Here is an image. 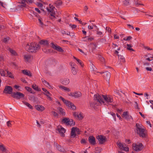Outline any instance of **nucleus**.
<instances>
[{"mask_svg": "<svg viewBox=\"0 0 153 153\" xmlns=\"http://www.w3.org/2000/svg\"><path fill=\"white\" fill-rule=\"evenodd\" d=\"M94 101L89 102L90 106L94 108L99 105H106L101 96L98 94L94 95Z\"/></svg>", "mask_w": 153, "mask_h": 153, "instance_id": "nucleus-1", "label": "nucleus"}, {"mask_svg": "<svg viewBox=\"0 0 153 153\" xmlns=\"http://www.w3.org/2000/svg\"><path fill=\"white\" fill-rule=\"evenodd\" d=\"M40 46L35 42L27 44L25 47L26 51L29 52L35 53L40 48Z\"/></svg>", "mask_w": 153, "mask_h": 153, "instance_id": "nucleus-2", "label": "nucleus"}, {"mask_svg": "<svg viewBox=\"0 0 153 153\" xmlns=\"http://www.w3.org/2000/svg\"><path fill=\"white\" fill-rule=\"evenodd\" d=\"M137 133L139 134L140 137L143 138L146 137V134L145 132V129L143 128L141 124L137 123L136 124Z\"/></svg>", "mask_w": 153, "mask_h": 153, "instance_id": "nucleus-3", "label": "nucleus"}, {"mask_svg": "<svg viewBox=\"0 0 153 153\" xmlns=\"http://www.w3.org/2000/svg\"><path fill=\"white\" fill-rule=\"evenodd\" d=\"M79 129L77 127H73L71 128L70 137L74 138L77 137L76 136L80 134Z\"/></svg>", "mask_w": 153, "mask_h": 153, "instance_id": "nucleus-4", "label": "nucleus"}, {"mask_svg": "<svg viewBox=\"0 0 153 153\" xmlns=\"http://www.w3.org/2000/svg\"><path fill=\"white\" fill-rule=\"evenodd\" d=\"M100 96H101L104 101L106 104L105 105H108L109 103H111L113 101V98L109 95H102Z\"/></svg>", "mask_w": 153, "mask_h": 153, "instance_id": "nucleus-5", "label": "nucleus"}, {"mask_svg": "<svg viewBox=\"0 0 153 153\" xmlns=\"http://www.w3.org/2000/svg\"><path fill=\"white\" fill-rule=\"evenodd\" d=\"M11 96L17 99H19L20 98H23L25 96V95L23 93L20 92H13L11 94Z\"/></svg>", "mask_w": 153, "mask_h": 153, "instance_id": "nucleus-6", "label": "nucleus"}, {"mask_svg": "<svg viewBox=\"0 0 153 153\" xmlns=\"http://www.w3.org/2000/svg\"><path fill=\"white\" fill-rule=\"evenodd\" d=\"M132 147L134 149L136 152L141 151L143 148V146L142 143H139L138 144L133 143Z\"/></svg>", "mask_w": 153, "mask_h": 153, "instance_id": "nucleus-7", "label": "nucleus"}, {"mask_svg": "<svg viewBox=\"0 0 153 153\" xmlns=\"http://www.w3.org/2000/svg\"><path fill=\"white\" fill-rule=\"evenodd\" d=\"M96 138L98 140L100 144H103L107 141L106 137L102 135L97 136Z\"/></svg>", "mask_w": 153, "mask_h": 153, "instance_id": "nucleus-8", "label": "nucleus"}, {"mask_svg": "<svg viewBox=\"0 0 153 153\" xmlns=\"http://www.w3.org/2000/svg\"><path fill=\"white\" fill-rule=\"evenodd\" d=\"M13 89L11 86L6 85L5 86V88L3 91V93L9 94H12L13 93Z\"/></svg>", "mask_w": 153, "mask_h": 153, "instance_id": "nucleus-9", "label": "nucleus"}, {"mask_svg": "<svg viewBox=\"0 0 153 153\" xmlns=\"http://www.w3.org/2000/svg\"><path fill=\"white\" fill-rule=\"evenodd\" d=\"M64 103L68 106L69 107H70L73 110H75L76 109V106L72 102L69 101H67L65 99L64 100L62 101Z\"/></svg>", "mask_w": 153, "mask_h": 153, "instance_id": "nucleus-10", "label": "nucleus"}, {"mask_svg": "<svg viewBox=\"0 0 153 153\" xmlns=\"http://www.w3.org/2000/svg\"><path fill=\"white\" fill-rule=\"evenodd\" d=\"M100 74H102L104 73L103 77L108 82L111 77V74L108 71H106L104 72H100Z\"/></svg>", "mask_w": 153, "mask_h": 153, "instance_id": "nucleus-11", "label": "nucleus"}, {"mask_svg": "<svg viewBox=\"0 0 153 153\" xmlns=\"http://www.w3.org/2000/svg\"><path fill=\"white\" fill-rule=\"evenodd\" d=\"M88 141L90 144L92 145H94L96 143L95 138L93 136H91L89 137L88 138Z\"/></svg>", "mask_w": 153, "mask_h": 153, "instance_id": "nucleus-12", "label": "nucleus"}, {"mask_svg": "<svg viewBox=\"0 0 153 153\" xmlns=\"http://www.w3.org/2000/svg\"><path fill=\"white\" fill-rule=\"evenodd\" d=\"M51 47L53 48L54 49L60 52H62L63 51V50L62 49V48L59 46H56L55 44H54L53 43H51Z\"/></svg>", "mask_w": 153, "mask_h": 153, "instance_id": "nucleus-13", "label": "nucleus"}, {"mask_svg": "<svg viewBox=\"0 0 153 153\" xmlns=\"http://www.w3.org/2000/svg\"><path fill=\"white\" fill-rule=\"evenodd\" d=\"M36 108L38 111H42L45 110V108L42 105H38L35 106Z\"/></svg>", "mask_w": 153, "mask_h": 153, "instance_id": "nucleus-14", "label": "nucleus"}, {"mask_svg": "<svg viewBox=\"0 0 153 153\" xmlns=\"http://www.w3.org/2000/svg\"><path fill=\"white\" fill-rule=\"evenodd\" d=\"M39 43L40 45H43L44 46H48L49 44L48 41L47 40H41Z\"/></svg>", "mask_w": 153, "mask_h": 153, "instance_id": "nucleus-15", "label": "nucleus"}, {"mask_svg": "<svg viewBox=\"0 0 153 153\" xmlns=\"http://www.w3.org/2000/svg\"><path fill=\"white\" fill-rule=\"evenodd\" d=\"M73 114L75 117H77L79 120L82 119L83 117L82 114L81 113H79V114H78L76 112H74V113Z\"/></svg>", "mask_w": 153, "mask_h": 153, "instance_id": "nucleus-16", "label": "nucleus"}, {"mask_svg": "<svg viewBox=\"0 0 153 153\" xmlns=\"http://www.w3.org/2000/svg\"><path fill=\"white\" fill-rule=\"evenodd\" d=\"M58 130L59 132L61 134L62 136H64V133L65 132V130L63 128L61 127V128H58Z\"/></svg>", "mask_w": 153, "mask_h": 153, "instance_id": "nucleus-17", "label": "nucleus"}, {"mask_svg": "<svg viewBox=\"0 0 153 153\" xmlns=\"http://www.w3.org/2000/svg\"><path fill=\"white\" fill-rule=\"evenodd\" d=\"M58 111L59 113L62 116H64L65 114V112L64 111V110L61 108L59 107L57 108Z\"/></svg>", "mask_w": 153, "mask_h": 153, "instance_id": "nucleus-18", "label": "nucleus"}, {"mask_svg": "<svg viewBox=\"0 0 153 153\" xmlns=\"http://www.w3.org/2000/svg\"><path fill=\"white\" fill-rule=\"evenodd\" d=\"M22 72L25 75L30 76H32L31 73L29 71H28L27 70H22Z\"/></svg>", "mask_w": 153, "mask_h": 153, "instance_id": "nucleus-19", "label": "nucleus"}, {"mask_svg": "<svg viewBox=\"0 0 153 153\" xmlns=\"http://www.w3.org/2000/svg\"><path fill=\"white\" fill-rule=\"evenodd\" d=\"M82 96V94L80 92L76 91L74 93V97L75 98L79 97Z\"/></svg>", "mask_w": 153, "mask_h": 153, "instance_id": "nucleus-20", "label": "nucleus"}, {"mask_svg": "<svg viewBox=\"0 0 153 153\" xmlns=\"http://www.w3.org/2000/svg\"><path fill=\"white\" fill-rule=\"evenodd\" d=\"M62 4V1L61 0H57L55 1L54 4L57 7L61 6Z\"/></svg>", "mask_w": 153, "mask_h": 153, "instance_id": "nucleus-21", "label": "nucleus"}, {"mask_svg": "<svg viewBox=\"0 0 153 153\" xmlns=\"http://www.w3.org/2000/svg\"><path fill=\"white\" fill-rule=\"evenodd\" d=\"M123 4L125 6L130 5L131 4V0H124L123 2Z\"/></svg>", "mask_w": 153, "mask_h": 153, "instance_id": "nucleus-22", "label": "nucleus"}, {"mask_svg": "<svg viewBox=\"0 0 153 153\" xmlns=\"http://www.w3.org/2000/svg\"><path fill=\"white\" fill-rule=\"evenodd\" d=\"M117 146H118L119 148L120 149H122V150H123V149L124 148V145H125V146H126V145L125 144V143H121L120 142H117Z\"/></svg>", "mask_w": 153, "mask_h": 153, "instance_id": "nucleus-23", "label": "nucleus"}, {"mask_svg": "<svg viewBox=\"0 0 153 153\" xmlns=\"http://www.w3.org/2000/svg\"><path fill=\"white\" fill-rule=\"evenodd\" d=\"M69 82L70 80L69 79H65L62 81V84L66 85H68Z\"/></svg>", "mask_w": 153, "mask_h": 153, "instance_id": "nucleus-24", "label": "nucleus"}, {"mask_svg": "<svg viewBox=\"0 0 153 153\" xmlns=\"http://www.w3.org/2000/svg\"><path fill=\"white\" fill-rule=\"evenodd\" d=\"M42 80L43 83L44 84V85L47 87L48 86L49 87H51V86L49 84V83L47 81H45L44 79H42Z\"/></svg>", "mask_w": 153, "mask_h": 153, "instance_id": "nucleus-25", "label": "nucleus"}, {"mask_svg": "<svg viewBox=\"0 0 153 153\" xmlns=\"http://www.w3.org/2000/svg\"><path fill=\"white\" fill-rule=\"evenodd\" d=\"M118 57L119 60H120L121 62L124 63L125 62V60L124 57L123 56L118 54Z\"/></svg>", "mask_w": 153, "mask_h": 153, "instance_id": "nucleus-26", "label": "nucleus"}, {"mask_svg": "<svg viewBox=\"0 0 153 153\" xmlns=\"http://www.w3.org/2000/svg\"><path fill=\"white\" fill-rule=\"evenodd\" d=\"M68 123L67 125L70 126H74L75 124V122H74L73 120L72 119H68Z\"/></svg>", "mask_w": 153, "mask_h": 153, "instance_id": "nucleus-27", "label": "nucleus"}, {"mask_svg": "<svg viewBox=\"0 0 153 153\" xmlns=\"http://www.w3.org/2000/svg\"><path fill=\"white\" fill-rule=\"evenodd\" d=\"M6 71L7 73V76H8L12 79L14 78V76H13V74H12V73L11 72H9L8 70H6Z\"/></svg>", "mask_w": 153, "mask_h": 153, "instance_id": "nucleus-28", "label": "nucleus"}, {"mask_svg": "<svg viewBox=\"0 0 153 153\" xmlns=\"http://www.w3.org/2000/svg\"><path fill=\"white\" fill-rule=\"evenodd\" d=\"M78 71V69L75 68H73L71 69V71L72 73L74 75H75L77 74V72Z\"/></svg>", "mask_w": 153, "mask_h": 153, "instance_id": "nucleus-29", "label": "nucleus"}, {"mask_svg": "<svg viewBox=\"0 0 153 153\" xmlns=\"http://www.w3.org/2000/svg\"><path fill=\"white\" fill-rule=\"evenodd\" d=\"M58 146L57 147L56 149H58L59 151L62 152H64L65 151V149L62 147L61 146L57 145Z\"/></svg>", "mask_w": 153, "mask_h": 153, "instance_id": "nucleus-30", "label": "nucleus"}, {"mask_svg": "<svg viewBox=\"0 0 153 153\" xmlns=\"http://www.w3.org/2000/svg\"><path fill=\"white\" fill-rule=\"evenodd\" d=\"M47 10L48 11L50 12L51 13V15L52 16H53L54 18L55 17L54 16V15L55 14V12H53L52 10H51V9H49L48 8H47Z\"/></svg>", "mask_w": 153, "mask_h": 153, "instance_id": "nucleus-31", "label": "nucleus"}, {"mask_svg": "<svg viewBox=\"0 0 153 153\" xmlns=\"http://www.w3.org/2000/svg\"><path fill=\"white\" fill-rule=\"evenodd\" d=\"M9 51L11 53V55L14 56H16L17 55V53H16L15 51L10 48L9 49Z\"/></svg>", "mask_w": 153, "mask_h": 153, "instance_id": "nucleus-32", "label": "nucleus"}, {"mask_svg": "<svg viewBox=\"0 0 153 153\" xmlns=\"http://www.w3.org/2000/svg\"><path fill=\"white\" fill-rule=\"evenodd\" d=\"M68 119L69 118L68 117H65L63 118L62 121V123H65L67 125L68 123Z\"/></svg>", "mask_w": 153, "mask_h": 153, "instance_id": "nucleus-33", "label": "nucleus"}, {"mask_svg": "<svg viewBox=\"0 0 153 153\" xmlns=\"http://www.w3.org/2000/svg\"><path fill=\"white\" fill-rule=\"evenodd\" d=\"M32 87L33 88L37 91H40L41 89L39 88L37 86L36 84H33L32 86Z\"/></svg>", "mask_w": 153, "mask_h": 153, "instance_id": "nucleus-34", "label": "nucleus"}, {"mask_svg": "<svg viewBox=\"0 0 153 153\" xmlns=\"http://www.w3.org/2000/svg\"><path fill=\"white\" fill-rule=\"evenodd\" d=\"M59 88H61L64 90L65 91H70V89L68 88L67 87H65L64 86H63L62 85H61L59 87Z\"/></svg>", "mask_w": 153, "mask_h": 153, "instance_id": "nucleus-35", "label": "nucleus"}, {"mask_svg": "<svg viewBox=\"0 0 153 153\" xmlns=\"http://www.w3.org/2000/svg\"><path fill=\"white\" fill-rule=\"evenodd\" d=\"M32 56L30 55H26L24 56V59L27 61H28L29 59H30Z\"/></svg>", "mask_w": 153, "mask_h": 153, "instance_id": "nucleus-36", "label": "nucleus"}, {"mask_svg": "<svg viewBox=\"0 0 153 153\" xmlns=\"http://www.w3.org/2000/svg\"><path fill=\"white\" fill-rule=\"evenodd\" d=\"M91 45V46L92 51V52H93L96 49L97 46L96 44L94 43H92Z\"/></svg>", "mask_w": 153, "mask_h": 153, "instance_id": "nucleus-37", "label": "nucleus"}, {"mask_svg": "<svg viewBox=\"0 0 153 153\" xmlns=\"http://www.w3.org/2000/svg\"><path fill=\"white\" fill-rule=\"evenodd\" d=\"M0 150L2 152H5L6 151V149L4 145L2 144L0 145Z\"/></svg>", "mask_w": 153, "mask_h": 153, "instance_id": "nucleus-38", "label": "nucleus"}, {"mask_svg": "<svg viewBox=\"0 0 153 153\" xmlns=\"http://www.w3.org/2000/svg\"><path fill=\"white\" fill-rule=\"evenodd\" d=\"M22 102L24 104L30 108L31 109H33L32 106L29 103L24 101H23Z\"/></svg>", "mask_w": 153, "mask_h": 153, "instance_id": "nucleus-39", "label": "nucleus"}, {"mask_svg": "<svg viewBox=\"0 0 153 153\" xmlns=\"http://www.w3.org/2000/svg\"><path fill=\"white\" fill-rule=\"evenodd\" d=\"M25 88L26 90L28 91V92H30V93L32 94H34V92L32 91V89L31 88L29 87H25Z\"/></svg>", "mask_w": 153, "mask_h": 153, "instance_id": "nucleus-40", "label": "nucleus"}, {"mask_svg": "<svg viewBox=\"0 0 153 153\" xmlns=\"http://www.w3.org/2000/svg\"><path fill=\"white\" fill-rule=\"evenodd\" d=\"M0 74L1 76H6L5 71L2 69H0Z\"/></svg>", "mask_w": 153, "mask_h": 153, "instance_id": "nucleus-41", "label": "nucleus"}, {"mask_svg": "<svg viewBox=\"0 0 153 153\" xmlns=\"http://www.w3.org/2000/svg\"><path fill=\"white\" fill-rule=\"evenodd\" d=\"M127 46L128 47L126 48L127 50H128L132 51H134L132 48H131L132 47V46L131 45L127 44Z\"/></svg>", "mask_w": 153, "mask_h": 153, "instance_id": "nucleus-42", "label": "nucleus"}, {"mask_svg": "<svg viewBox=\"0 0 153 153\" xmlns=\"http://www.w3.org/2000/svg\"><path fill=\"white\" fill-rule=\"evenodd\" d=\"M21 3L22 4L20 6L21 7H25L26 5L25 2L27 1V0H21Z\"/></svg>", "mask_w": 153, "mask_h": 153, "instance_id": "nucleus-43", "label": "nucleus"}, {"mask_svg": "<svg viewBox=\"0 0 153 153\" xmlns=\"http://www.w3.org/2000/svg\"><path fill=\"white\" fill-rule=\"evenodd\" d=\"M38 20L40 23V25L42 27V26L44 24L42 22V19L40 17H39L38 18Z\"/></svg>", "mask_w": 153, "mask_h": 153, "instance_id": "nucleus-44", "label": "nucleus"}, {"mask_svg": "<svg viewBox=\"0 0 153 153\" xmlns=\"http://www.w3.org/2000/svg\"><path fill=\"white\" fill-rule=\"evenodd\" d=\"M100 42L102 43H104L105 44L107 43V41L106 39L104 38L101 39L100 40Z\"/></svg>", "mask_w": 153, "mask_h": 153, "instance_id": "nucleus-45", "label": "nucleus"}, {"mask_svg": "<svg viewBox=\"0 0 153 153\" xmlns=\"http://www.w3.org/2000/svg\"><path fill=\"white\" fill-rule=\"evenodd\" d=\"M94 39V38L90 36H87V41L91 42Z\"/></svg>", "mask_w": 153, "mask_h": 153, "instance_id": "nucleus-46", "label": "nucleus"}, {"mask_svg": "<svg viewBox=\"0 0 153 153\" xmlns=\"http://www.w3.org/2000/svg\"><path fill=\"white\" fill-rule=\"evenodd\" d=\"M77 62L79 63L82 67L83 66V64L82 63V61L80 59H76Z\"/></svg>", "mask_w": 153, "mask_h": 153, "instance_id": "nucleus-47", "label": "nucleus"}, {"mask_svg": "<svg viewBox=\"0 0 153 153\" xmlns=\"http://www.w3.org/2000/svg\"><path fill=\"white\" fill-rule=\"evenodd\" d=\"M51 113L54 117H56L58 116V114L55 111H51Z\"/></svg>", "mask_w": 153, "mask_h": 153, "instance_id": "nucleus-48", "label": "nucleus"}, {"mask_svg": "<svg viewBox=\"0 0 153 153\" xmlns=\"http://www.w3.org/2000/svg\"><path fill=\"white\" fill-rule=\"evenodd\" d=\"M42 89L45 92V93H44L45 94H48L49 95L50 94V92L49 91H47V90L46 89H45V88H42Z\"/></svg>", "mask_w": 153, "mask_h": 153, "instance_id": "nucleus-49", "label": "nucleus"}, {"mask_svg": "<svg viewBox=\"0 0 153 153\" xmlns=\"http://www.w3.org/2000/svg\"><path fill=\"white\" fill-rule=\"evenodd\" d=\"M111 114L113 117L115 121H116V116L114 113L112 112H111Z\"/></svg>", "mask_w": 153, "mask_h": 153, "instance_id": "nucleus-50", "label": "nucleus"}, {"mask_svg": "<svg viewBox=\"0 0 153 153\" xmlns=\"http://www.w3.org/2000/svg\"><path fill=\"white\" fill-rule=\"evenodd\" d=\"M128 114V113L127 111L124 112L123 114V116L125 117Z\"/></svg>", "mask_w": 153, "mask_h": 153, "instance_id": "nucleus-51", "label": "nucleus"}, {"mask_svg": "<svg viewBox=\"0 0 153 153\" xmlns=\"http://www.w3.org/2000/svg\"><path fill=\"white\" fill-rule=\"evenodd\" d=\"M11 121H9L7 122V124L8 127H11L12 126V124L11 123Z\"/></svg>", "mask_w": 153, "mask_h": 153, "instance_id": "nucleus-52", "label": "nucleus"}, {"mask_svg": "<svg viewBox=\"0 0 153 153\" xmlns=\"http://www.w3.org/2000/svg\"><path fill=\"white\" fill-rule=\"evenodd\" d=\"M33 14L35 16V17H36L37 18L40 17L39 15L37 13L34 12V11L33 12Z\"/></svg>", "mask_w": 153, "mask_h": 153, "instance_id": "nucleus-53", "label": "nucleus"}, {"mask_svg": "<svg viewBox=\"0 0 153 153\" xmlns=\"http://www.w3.org/2000/svg\"><path fill=\"white\" fill-rule=\"evenodd\" d=\"M132 38V37L129 36L127 37V38L126 39V38H124L123 39L124 40L126 41H128L130 39H131Z\"/></svg>", "mask_w": 153, "mask_h": 153, "instance_id": "nucleus-54", "label": "nucleus"}, {"mask_svg": "<svg viewBox=\"0 0 153 153\" xmlns=\"http://www.w3.org/2000/svg\"><path fill=\"white\" fill-rule=\"evenodd\" d=\"M70 65L71 67V68H75V64L74 62H70Z\"/></svg>", "mask_w": 153, "mask_h": 153, "instance_id": "nucleus-55", "label": "nucleus"}, {"mask_svg": "<svg viewBox=\"0 0 153 153\" xmlns=\"http://www.w3.org/2000/svg\"><path fill=\"white\" fill-rule=\"evenodd\" d=\"M123 150L126 152H128L129 151V148L128 147H126L124 146V148Z\"/></svg>", "mask_w": 153, "mask_h": 153, "instance_id": "nucleus-56", "label": "nucleus"}, {"mask_svg": "<svg viewBox=\"0 0 153 153\" xmlns=\"http://www.w3.org/2000/svg\"><path fill=\"white\" fill-rule=\"evenodd\" d=\"M106 29L108 32L110 33H111V29L109 27H106Z\"/></svg>", "mask_w": 153, "mask_h": 153, "instance_id": "nucleus-57", "label": "nucleus"}, {"mask_svg": "<svg viewBox=\"0 0 153 153\" xmlns=\"http://www.w3.org/2000/svg\"><path fill=\"white\" fill-rule=\"evenodd\" d=\"M134 103L135 104V108L139 109V108L138 106V103L136 101L134 102Z\"/></svg>", "mask_w": 153, "mask_h": 153, "instance_id": "nucleus-58", "label": "nucleus"}, {"mask_svg": "<svg viewBox=\"0 0 153 153\" xmlns=\"http://www.w3.org/2000/svg\"><path fill=\"white\" fill-rule=\"evenodd\" d=\"M29 99L30 100H33L35 99V97L33 96H29Z\"/></svg>", "mask_w": 153, "mask_h": 153, "instance_id": "nucleus-59", "label": "nucleus"}, {"mask_svg": "<svg viewBox=\"0 0 153 153\" xmlns=\"http://www.w3.org/2000/svg\"><path fill=\"white\" fill-rule=\"evenodd\" d=\"M86 143V140L85 139H82L81 141V143L82 144H85Z\"/></svg>", "mask_w": 153, "mask_h": 153, "instance_id": "nucleus-60", "label": "nucleus"}, {"mask_svg": "<svg viewBox=\"0 0 153 153\" xmlns=\"http://www.w3.org/2000/svg\"><path fill=\"white\" fill-rule=\"evenodd\" d=\"M9 39V38H5L4 39L3 41L4 43L7 42L8 40Z\"/></svg>", "mask_w": 153, "mask_h": 153, "instance_id": "nucleus-61", "label": "nucleus"}, {"mask_svg": "<svg viewBox=\"0 0 153 153\" xmlns=\"http://www.w3.org/2000/svg\"><path fill=\"white\" fill-rule=\"evenodd\" d=\"M102 32L97 30V34L99 35H101L102 34Z\"/></svg>", "mask_w": 153, "mask_h": 153, "instance_id": "nucleus-62", "label": "nucleus"}, {"mask_svg": "<svg viewBox=\"0 0 153 153\" xmlns=\"http://www.w3.org/2000/svg\"><path fill=\"white\" fill-rule=\"evenodd\" d=\"M29 18L31 19H33L34 20V21H35V18H33V16L31 14H30L29 15Z\"/></svg>", "mask_w": 153, "mask_h": 153, "instance_id": "nucleus-63", "label": "nucleus"}, {"mask_svg": "<svg viewBox=\"0 0 153 153\" xmlns=\"http://www.w3.org/2000/svg\"><path fill=\"white\" fill-rule=\"evenodd\" d=\"M132 117L131 116L129 115L128 114L127 116H126L125 117V118L126 119H130Z\"/></svg>", "mask_w": 153, "mask_h": 153, "instance_id": "nucleus-64", "label": "nucleus"}]
</instances>
